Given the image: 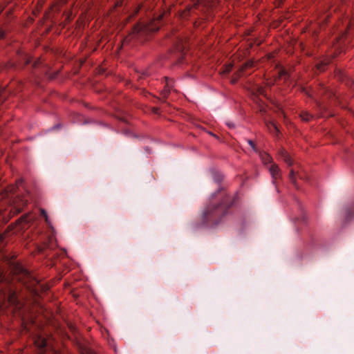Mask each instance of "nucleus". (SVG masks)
Wrapping results in <instances>:
<instances>
[{
	"label": "nucleus",
	"mask_w": 354,
	"mask_h": 354,
	"mask_svg": "<svg viewBox=\"0 0 354 354\" xmlns=\"http://www.w3.org/2000/svg\"><path fill=\"white\" fill-rule=\"evenodd\" d=\"M15 274L16 279L19 281L30 291L35 290V286L39 281L33 275L21 265L15 266Z\"/></svg>",
	"instance_id": "20e7f679"
},
{
	"label": "nucleus",
	"mask_w": 354,
	"mask_h": 354,
	"mask_svg": "<svg viewBox=\"0 0 354 354\" xmlns=\"http://www.w3.org/2000/svg\"><path fill=\"white\" fill-rule=\"evenodd\" d=\"M260 93H262V91H263V88H260Z\"/></svg>",
	"instance_id": "cd10ccee"
},
{
	"label": "nucleus",
	"mask_w": 354,
	"mask_h": 354,
	"mask_svg": "<svg viewBox=\"0 0 354 354\" xmlns=\"http://www.w3.org/2000/svg\"><path fill=\"white\" fill-rule=\"evenodd\" d=\"M220 198H221L220 203L212 201L203 213V223L208 227L217 226L222 221L223 217L227 214L228 209L234 204V201L231 197L221 191L212 196V199Z\"/></svg>",
	"instance_id": "f257e3e1"
},
{
	"label": "nucleus",
	"mask_w": 354,
	"mask_h": 354,
	"mask_svg": "<svg viewBox=\"0 0 354 354\" xmlns=\"http://www.w3.org/2000/svg\"><path fill=\"white\" fill-rule=\"evenodd\" d=\"M280 154L283 160L288 166H291L293 165V160H292L291 157L290 156L287 151H286L285 150H282Z\"/></svg>",
	"instance_id": "f8f14e48"
},
{
	"label": "nucleus",
	"mask_w": 354,
	"mask_h": 354,
	"mask_svg": "<svg viewBox=\"0 0 354 354\" xmlns=\"http://www.w3.org/2000/svg\"><path fill=\"white\" fill-rule=\"evenodd\" d=\"M268 169L272 178V183L275 184L276 180L280 178L281 176V171L275 163H272Z\"/></svg>",
	"instance_id": "0eeeda50"
},
{
	"label": "nucleus",
	"mask_w": 354,
	"mask_h": 354,
	"mask_svg": "<svg viewBox=\"0 0 354 354\" xmlns=\"http://www.w3.org/2000/svg\"><path fill=\"white\" fill-rule=\"evenodd\" d=\"M332 12H337V8L331 6L329 10H324L322 13L318 14L317 19V24L321 28L327 24L329 18L331 17Z\"/></svg>",
	"instance_id": "423d86ee"
},
{
	"label": "nucleus",
	"mask_w": 354,
	"mask_h": 354,
	"mask_svg": "<svg viewBox=\"0 0 354 354\" xmlns=\"http://www.w3.org/2000/svg\"><path fill=\"white\" fill-rule=\"evenodd\" d=\"M17 209H18V211H19V212H20V211H21V207H17Z\"/></svg>",
	"instance_id": "a878e982"
},
{
	"label": "nucleus",
	"mask_w": 354,
	"mask_h": 354,
	"mask_svg": "<svg viewBox=\"0 0 354 354\" xmlns=\"http://www.w3.org/2000/svg\"><path fill=\"white\" fill-rule=\"evenodd\" d=\"M301 92H304L305 94H306L309 97H311V95L309 93V92L307 91V89L304 87L301 88Z\"/></svg>",
	"instance_id": "5701e85b"
},
{
	"label": "nucleus",
	"mask_w": 354,
	"mask_h": 354,
	"mask_svg": "<svg viewBox=\"0 0 354 354\" xmlns=\"http://www.w3.org/2000/svg\"><path fill=\"white\" fill-rule=\"evenodd\" d=\"M300 117L304 121L308 122L310 120V119L313 118V115L307 111H303L300 114Z\"/></svg>",
	"instance_id": "f3484780"
},
{
	"label": "nucleus",
	"mask_w": 354,
	"mask_h": 354,
	"mask_svg": "<svg viewBox=\"0 0 354 354\" xmlns=\"http://www.w3.org/2000/svg\"><path fill=\"white\" fill-rule=\"evenodd\" d=\"M44 246L45 248L50 250H53L55 248V243L53 236H49L48 237V241L44 242Z\"/></svg>",
	"instance_id": "4468645a"
},
{
	"label": "nucleus",
	"mask_w": 354,
	"mask_h": 354,
	"mask_svg": "<svg viewBox=\"0 0 354 354\" xmlns=\"http://www.w3.org/2000/svg\"><path fill=\"white\" fill-rule=\"evenodd\" d=\"M36 343L40 349L41 354H45L46 348L48 346L47 340L44 338L39 337Z\"/></svg>",
	"instance_id": "1a4fd4ad"
},
{
	"label": "nucleus",
	"mask_w": 354,
	"mask_h": 354,
	"mask_svg": "<svg viewBox=\"0 0 354 354\" xmlns=\"http://www.w3.org/2000/svg\"><path fill=\"white\" fill-rule=\"evenodd\" d=\"M248 144L250 145V147L254 149L255 150V146H254V143L253 141H252L251 140H248Z\"/></svg>",
	"instance_id": "4be33fe9"
},
{
	"label": "nucleus",
	"mask_w": 354,
	"mask_h": 354,
	"mask_svg": "<svg viewBox=\"0 0 354 354\" xmlns=\"http://www.w3.org/2000/svg\"><path fill=\"white\" fill-rule=\"evenodd\" d=\"M162 18L163 15H160L157 17L153 18L149 23L138 24L134 26L132 32L124 39L122 45L130 43L133 39L141 42L146 40L150 33L159 30Z\"/></svg>",
	"instance_id": "f03ea898"
},
{
	"label": "nucleus",
	"mask_w": 354,
	"mask_h": 354,
	"mask_svg": "<svg viewBox=\"0 0 354 354\" xmlns=\"http://www.w3.org/2000/svg\"><path fill=\"white\" fill-rule=\"evenodd\" d=\"M267 126L270 132L276 134L279 133L278 127L274 122H270Z\"/></svg>",
	"instance_id": "dca6fc26"
},
{
	"label": "nucleus",
	"mask_w": 354,
	"mask_h": 354,
	"mask_svg": "<svg viewBox=\"0 0 354 354\" xmlns=\"http://www.w3.org/2000/svg\"><path fill=\"white\" fill-rule=\"evenodd\" d=\"M290 75L288 73L284 68H279L278 71V79L282 80L283 79L285 81H287L289 78Z\"/></svg>",
	"instance_id": "2eb2a0df"
},
{
	"label": "nucleus",
	"mask_w": 354,
	"mask_h": 354,
	"mask_svg": "<svg viewBox=\"0 0 354 354\" xmlns=\"http://www.w3.org/2000/svg\"><path fill=\"white\" fill-rule=\"evenodd\" d=\"M298 175L299 176V178H301V175L299 174L298 173H295V171H294V169H291L290 171V174H289V179L290 180V182L294 185V186L298 189V187H297V182H296V176Z\"/></svg>",
	"instance_id": "ddd939ff"
},
{
	"label": "nucleus",
	"mask_w": 354,
	"mask_h": 354,
	"mask_svg": "<svg viewBox=\"0 0 354 354\" xmlns=\"http://www.w3.org/2000/svg\"><path fill=\"white\" fill-rule=\"evenodd\" d=\"M165 82H166L165 86L163 91H162V95L165 97H166L168 95V94L173 89V86H173L174 81L172 79H168L167 77H165Z\"/></svg>",
	"instance_id": "6e6552de"
},
{
	"label": "nucleus",
	"mask_w": 354,
	"mask_h": 354,
	"mask_svg": "<svg viewBox=\"0 0 354 354\" xmlns=\"http://www.w3.org/2000/svg\"><path fill=\"white\" fill-rule=\"evenodd\" d=\"M4 32L0 30V39L4 37Z\"/></svg>",
	"instance_id": "b1692460"
},
{
	"label": "nucleus",
	"mask_w": 354,
	"mask_h": 354,
	"mask_svg": "<svg viewBox=\"0 0 354 354\" xmlns=\"http://www.w3.org/2000/svg\"><path fill=\"white\" fill-rule=\"evenodd\" d=\"M328 64V62H322L317 65V68L319 71H322L324 70L325 66Z\"/></svg>",
	"instance_id": "a211bd4d"
},
{
	"label": "nucleus",
	"mask_w": 354,
	"mask_h": 354,
	"mask_svg": "<svg viewBox=\"0 0 354 354\" xmlns=\"http://www.w3.org/2000/svg\"><path fill=\"white\" fill-rule=\"evenodd\" d=\"M260 93H262V91H263V88H260Z\"/></svg>",
	"instance_id": "c85d7f7f"
},
{
	"label": "nucleus",
	"mask_w": 354,
	"mask_h": 354,
	"mask_svg": "<svg viewBox=\"0 0 354 354\" xmlns=\"http://www.w3.org/2000/svg\"><path fill=\"white\" fill-rule=\"evenodd\" d=\"M6 280L4 275L0 272V285Z\"/></svg>",
	"instance_id": "aec40b11"
},
{
	"label": "nucleus",
	"mask_w": 354,
	"mask_h": 354,
	"mask_svg": "<svg viewBox=\"0 0 354 354\" xmlns=\"http://www.w3.org/2000/svg\"><path fill=\"white\" fill-rule=\"evenodd\" d=\"M236 80H234L232 81V82H233L234 84V83H236Z\"/></svg>",
	"instance_id": "bb28decb"
},
{
	"label": "nucleus",
	"mask_w": 354,
	"mask_h": 354,
	"mask_svg": "<svg viewBox=\"0 0 354 354\" xmlns=\"http://www.w3.org/2000/svg\"><path fill=\"white\" fill-rule=\"evenodd\" d=\"M341 14H337V18L339 21H342L344 29H341L342 37H346L348 34L352 31L353 26H354V20L348 18V16L344 15L342 10L340 11Z\"/></svg>",
	"instance_id": "39448f33"
},
{
	"label": "nucleus",
	"mask_w": 354,
	"mask_h": 354,
	"mask_svg": "<svg viewBox=\"0 0 354 354\" xmlns=\"http://www.w3.org/2000/svg\"><path fill=\"white\" fill-rule=\"evenodd\" d=\"M41 215L43 216L45 218V221L47 223H49V218H48V216L47 215V213L45 211V209H41Z\"/></svg>",
	"instance_id": "6ab92c4d"
},
{
	"label": "nucleus",
	"mask_w": 354,
	"mask_h": 354,
	"mask_svg": "<svg viewBox=\"0 0 354 354\" xmlns=\"http://www.w3.org/2000/svg\"><path fill=\"white\" fill-rule=\"evenodd\" d=\"M259 157L263 165L272 163V158L268 153L261 151L259 153Z\"/></svg>",
	"instance_id": "9d476101"
},
{
	"label": "nucleus",
	"mask_w": 354,
	"mask_h": 354,
	"mask_svg": "<svg viewBox=\"0 0 354 354\" xmlns=\"http://www.w3.org/2000/svg\"><path fill=\"white\" fill-rule=\"evenodd\" d=\"M0 297H2L3 300L1 301L2 303L1 307L2 308L6 306L7 304L16 309L20 308L22 306L16 290L8 282H6V287L2 288L0 290Z\"/></svg>",
	"instance_id": "7ed1b4c3"
},
{
	"label": "nucleus",
	"mask_w": 354,
	"mask_h": 354,
	"mask_svg": "<svg viewBox=\"0 0 354 354\" xmlns=\"http://www.w3.org/2000/svg\"><path fill=\"white\" fill-rule=\"evenodd\" d=\"M254 66V62L252 61H248L243 64L239 68V71H238L237 77H240L243 71H245L247 68H252Z\"/></svg>",
	"instance_id": "9b49d317"
},
{
	"label": "nucleus",
	"mask_w": 354,
	"mask_h": 354,
	"mask_svg": "<svg viewBox=\"0 0 354 354\" xmlns=\"http://www.w3.org/2000/svg\"><path fill=\"white\" fill-rule=\"evenodd\" d=\"M43 250H44V248L42 247H39V252H43Z\"/></svg>",
	"instance_id": "393cba45"
},
{
	"label": "nucleus",
	"mask_w": 354,
	"mask_h": 354,
	"mask_svg": "<svg viewBox=\"0 0 354 354\" xmlns=\"http://www.w3.org/2000/svg\"><path fill=\"white\" fill-rule=\"evenodd\" d=\"M260 93H262V91H263V88H260Z\"/></svg>",
	"instance_id": "c756f323"
},
{
	"label": "nucleus",
	"mask_w": 354,
	"mask_h": 354,
	"mask_svg": "<svg viewBox=\"0 0 354 354\" xmlns=\"http://www.w3.org/2000/svg\"><path fill=\"white\" fill-rule=\"evenodd\" d=\"M232 65L227 66L225 70L224 71V73H230L232 70Z\"/></svg>",
	"instance_id": "412c9836"
}]
</instances>
